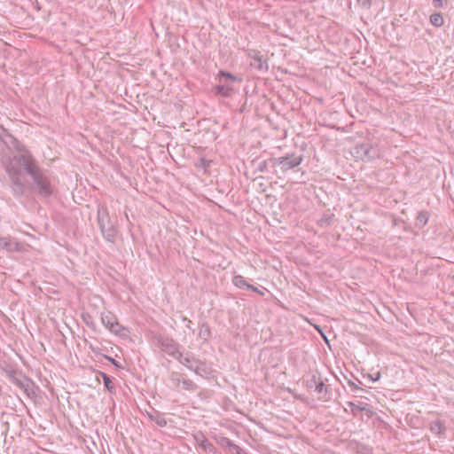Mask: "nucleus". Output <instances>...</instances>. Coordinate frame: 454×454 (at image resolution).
Returning <instances> with one entry per match:
<instances>
[{
    "label": "nucleus",
    "instance_id": "obj_1",
    "mask_svg": "<svg viewBox=\"0 0 454 454\" xmlns=\"http://www.w3.org/2000/svg\"><path fill=\"white\" fill-rule=\"evenodd\" d=\"M3 145L13 148L17 151L14 155V163L22 166V169L33 178V187L35 192L43 198L50 197L53 192V187L49 177L35 164V161L30 153L23 148L20 142L12 135L8 134L0 138Z\"/></svg>",
    "mask_w": 454,
    "mask_h": 454
},
{
    "label": "nucleus",
    "instance_id": "obj_2",
    "mask_svg": "<svg viewBox=\"0 0 454 454\" xmlns=\"http://www.w3.org/2000/svg\"><path fill=\"white\" fill-rule=\"evenodd\" d=\"M303 160L302 155L295 153H287L281 157L270 158L272 173L278 178H282L289 170L296 171V168Z\"/></svg>",
    "mask_w": 454,
    "mask_h": 454
},
{
    "label": "nucleus",
    "instance_id": "obj_3",
    "mask_svg": "<svg viewBox=\"0 0 454 454\" xmlns=\"http://www.w3.org/2000/svg\"><path fill=\"white\" fill-rule=\"evenodd\" d=\"M20 169H22V166L18 163H14L13 155L6 166V171L10 176L11 188L15 197L23 196L27 191L25 184L21 181Z\"/></svg>",
    "mask_w": 454,
    "mask_h": 454
},
{
    "label": "nucleus",
    "instance_id": "obj_4",
    "mask_svg": "<svg viewBox=\"0 0 454 454\" xmlns=\"http://www.w3.org/2000/svg\"><path fill=\"white\" fill-rule=\"evenodd\" d=\"M98 223L105 239L108 242L114 243L117 231L110 219L108 209L105 205L98 206Z\"/></svg>",
    "mask_w": 454,
    "mask_h": 454
},
{
    "label": "nucleus",
    "instance_id": "obj_5",
    "mask_svg": "<svg viewBox=\"0 0 454 454\" xmlns=\"http://www.w3.org/2000/svg\"><path fill=\"white\" fill-rule=\"evenodd\" d=\"M8 378L14 385L23 390L28 397L35 395L33 381L22 372L12 370L8 372Z\"/></svg>",
    "mask_w": 454,
    "mask_h": 454
},
{
    "label": "nucleus",
    "instance_id": "obj_6",
    "mask_svg": "<svg viewBox=\"0 0 454 454\" xmlns=\"http://www.w3.org/2000/svg\"><path fill=\"white\" fill-rule=\"evenodd\" d=\"M156 345L173 358L180 357L178 344L170 337L158 334L155 336Z\"/></svg>",
    "mask_w": 454,
    "mask_h": 454
},
{
    "label": "nucleus",
    "instance_id": "obj_7",
    "mask_svg": "<svg viewBox=\"0 0 454 454\" xmlns=\"http://www.w3.org/2000/svg\"><path fill=\"white\" fill-rule=\"evenodd\" d=\"M101 322L111 333L115 335L122 336L123 331L126 329L118 322L115 315L110 311L103 312L101 314Z\"/></svg>",
    "mask_w": 454,
    "mask_h": 454
},
{
    "label": "nucleus",
    "instance_id": "obj_8",
    "mask_svg": "<svg viewBox=\"0 0 454 454\" xmlns=\"http://www.w3.org/2000/svg\"><path fill=\"white\" fill-rule=\"evenodd\" d=\"M355 150L356 156L363 160L370 161L380 157L378 148L369 143L358 145L356 146Z\"/></svg>",
    "mask_w": 454,
    "mask_h": 454
},
{
    "label": "nucleus",
    "instance_id": "obj_9",
    "mask_svg": "<svg viewBox=\"0 0 454 454\" xmlns=\"http://www.w3.org/2000/svg\"><path fill=\"white\" fill-rule=\"evenodd\" d=\"M25 244L18 241L15 238L11 236L0 237V249L8 253L23 252L25 251Z\"/></svg>",
    "mask_w": 454,
    "mask_h": 454
},
{
    "label": "nucleus",
    "instance_id": "obj_10",
    "mask_svg": "<svg viewBox=\"0 0 454 454\" xmlns=\"http://www.w3.org/2000/svg\"><path fill=\"white\" fill-rule=\"evenodd\" d=\"M248 57L251 59L250 66L253 68L263 73L268 71V62L263 59L262 55H261L259 51H251L248 53Z\"/></svg>",
    "mask_w": 454,
    "mask_h": 454
},
{
    "label": "nucleus",
    "instance_id": "obj_11",
    "mask_svg": "<svg viewBox=\"0 0 454 454\" xmlns=\"http://www.w3.org/2000/svg\"><path fill=\"white\" fill-rule=\"evenodd\" d=\"M196 443L206 452H215V446L206 438V436L199 432L194 435Z\"/></svg>",
    "mask_w": 454,
    "mask_h": 454
},
{
    "label": "nucleus",
    "instance_id": "obj_12",
    "mask_svg": "<svg viewBox=\"0 0 454 454\" xmlns=\"http://www.w3.org/2000/svg\"><path fill=\"white\" fill-rule=\"evenodd\" d=\"M216 95H220L225 98L230 97L233 92L232 85L226 82H220V84L215 87Z\"/></svg>",
    "mask_w": 454,
    "mask_h": 454
},
{
    "label": "nucleus",
    "instance_id": "obj_13",
    "mask_svg": "<svg viewBox=\"0 0 454 454\" xmlns=\"http://www.w3.org/2000/svg\"><path fill=\"white\" fill-rule=\"evenodd\" d=\"M197 375L201 377H207L210 374V368L207 366V364L200 360H197L193 369L192 370Z\"/></svg>",
    "mask_w": 454,
    "mask_h": 454
},
{
    "label": "nucleus",
    "instance_id": "obj_14",
    "mask_svg": "<svg viewBox=\"0 0 454 454\" xmlns=\"http://www.w3.org/2000/svg\"><path fill=\"white\" fill-rule=\"evenodd\" d=\"M218 80L219 82H226L232 84L234 82H240L241 79L238 78L237 76L231 74V73H228L226 71H220L218 74Z\"/></svg>",
    "mask_w": 454,
    "mask_h": 454
},
{
    "label": "nucleus",
    "instance_id": "obj_15",
    "mask_svg": "<svg viewBox=\"0 0 454 454\" xmlns=\"http://www.w3.org/2000/svg\"><path fill=\"white\" fill-rule=\"evenodd\" d=\"M175 359H176L179 363L186 366L191 371L193 369V366L198 360L190 354H187L185 356H184L182 353L180 357H176Z\"/></svg>",
    "mask_w": 454,
    "mask_h": 454
},
{
    "label": "nucleus",
    "instance_id": "obj_16",
    "mask_svg": "<svg viewBox=\"0 0 454 454\" xmlns=\"http://www.w3.org/2000/svg\"><path fill=\"white\" fill-rule=\"evenodd\" d=\"M220 443L223 445V446H225L227 447L230 451H231L232 453L234 454H240L241 451H242V449L238 446L237 444H235L231 440H230L229 438L227 437H223L221 439V442Z\"/></svg>",
    "mask_w": 454,
    "mask_h": 454
},
{
    "label": "nucleus",
    "instance_id": "obj_17",
    "mask_svg": "<svg viewBox=\"0 0 454 454\" xmlns=\"http://www.w3.org/2000/svg\"><path fill=\"white\" fill-rule=\"evenodd\" d=\"M428 218H429L428 212L420 211L415 219V226L417 228L422 229L427 223Z\"/></svg>",
    "mask_w": 454,
    "mask_h": 454
},
{
    "label": "nucleus",
    "instance_id": "obj_18",
    "mask_svg": "<svg viewBox=\"0 0 454 454\" xmlns=\"http://www.w3.org/2000/svg\"><path fill=\"white\" fill-rule=\"evenodd\" d=\"M148 416L150 419L155 422V424H157L159 427H163L167 425V421L164 416L159 411H153L151 413H148Z\"/></svg>",
    "mask_w": 454,
    "mask_h": 454
},
{
    "label": "nucleus",
    "instance_id": "obj_19",
    "mask_svg": "<svg viewBox=\"0 0 454 454\" xmlns=\"http://www.w3.org/2000/svg\"><path fill=\"white\" fill-rule=\"evenodd\" d=\"M430 431L435 434L442 435L445 432V427L441 420H434L430 423Z\"/></svg>",
    "mask_w": 454,
    "mask_h": 454
},
{
    "label": "nucleus",
    "instance_id": "obj_20",
    "mask_svg": "<svg viewBox=\"0 0 454 454\" xmlns=\"http://www.w3.org/2000/svg\"><path fill=\"white\" fill-rule=\"evenodd\" d=\"M429 21L435 27H441L444 24V19L440 12L432 13L429 17Z\"/></svg>",
    "mask_w": 454,
    "mask_h": 454
},
{
    "label": "nucleus",
    "instance_id": "obj_21",
    "mask_svg": "<svg viewBox=\"0 0 454 454\" xmlns=\"http://www.w3.org/2000/svg\"><path fill=\"white\" fill-rule=\"evenodd\" d=\"M232 282L235 286L241 288V289H245V288L247 289V286H249V284L246 281L244 277H242L240 275L234 276Z\"/></svg>",
    "mask_w": 454,
    "mask_h": 454
},
{
    "label": "nucleus",
    "instance_id": "obj_22",
    "mask_svg": "<svg viewBox=\"0 0 454 454\" xmlns=\"http://www.w3.org/2000/svg\"><path fill=\"white\" fill-rule=\"evenodd\" d=\"M100 375L104 380V385H105L106 388L109 392L113 393L114 391L115 387H114V384L112 379L105 372H100Z\"/></svg>",
    "mask_w": 454,
    "mask_h": 454
},
{
    "label": "nucleus",
    "instance_id": "obj_23",
    "mask_svg": "<svg viewBox=\"0 0 454 454\" xmlns=\"http://www.w3.org/2000/svg\"><path fill=\"white\" fill-rule=\"evenodd\" d=\"M210 334L211 332L208 325L206 323L202 324L199 332V337L207 340L210 337Z\"/></svg>",
    "mask_w": 454,
    "mask_h": 454
},
{
    "label": "nucleus",
    "instance_id": "obj_24",
    "mask_svg": "<svg viewBox=\"0 0 454 454\" xmlns=\"http://www.w3.org/2000/svg\"><path fill=\"white\" fill-rule=\"evenodd\" d=\"M181 385L183 389L191 392L195 391L198 388V386L189 379H183Z\"/></svg>",
    "mask_w": 454,
    "mask_h": 454
},
{
    "label": "nucleus",
    "instance_id": "obj_25",
    "mask_svg": "<svg viewBox=\"0 0 454 454\" xmlns=\"http://www.w3.org/2000/svg\"><path fill=\"white\" fill-rule=\"evenodd\" d=\"M183 379L181 374L176 372H172L169 375V380L174 387H177L182 383Z\"/></svg>",
    "mask_w": 454,
    "mask_h": 454
},
{
    "label": "nucleus",
    "instance_id": "obj_26",
    "mask_svg": "<svg viewBox=\"0 0 454 454\" xmlns=\"http://www.w3.org/2000/svg\"><path fill=\"white\" fill-rule=\"evenodd\" d=\"M315 391L317 392L319 395H322V396L320 398H323L325 396V395L327 393V387L322 379L317 383Z\"/></svg>",
    "mask_w": 454,
    "mask_h": 454
},
{
    "label": "nucleus",
    "instance_id": "obj_27",
    "mask_svg": "<svg viewBox=\"0 0 454 454\" xmlns=\"http://www.w3.org/2000/svg\"><path fill=\"white\" fill-rule=\"evenodd\" d=\"M321 380L320 375L313 374L310 379L307 380V387L316 388L317 383Z\"/></svg>",
    "mask_w": 454,
    "mask_h": 454
},
{
    "label": "nucleus",
    "instance_id": "obj_28",
    "mask_svg": "<svg viewBox=\"0 0 454 454\" xmlns=\"http://www.w3.org/2000/svg\"><path fill=\"white\" fill-rule=\"evenodd\" d=\"M348 406L350 407L352 413L356 416L358 411H366V408L364 406H362L360 404H356L352 402H348Z\"/></svg>",
    "mask_w": 454,
    "mask_h": 454
},
{
    "label": "nucleus",
    "instance_id": "obj_29",
    "mask_svg": "<svg viewBox=\"0 0 454 454\" xmlns=\"http://www.w3.org/2000/svg\"><path fill=\"white\" fill-rule=\"evenodd\" d=\"M448 4V0H432V5L435 9L445 8Z\"/></svg>",
    "mask_w": 454,
    "mask_h": 454
},
{
    "label": "nucleus",
    "instance_id": "obj_30",
    "mask_svg": "<svg viewBox=\"0 0 454 454\" xmlns=\"http://www.w3.org/2000/svg\"><path fill=\"white\" fill-rule=\"evenodd\" d=\"M82 317L84 321V323L90 328H93L94 327V323L92 321V317L89 314V313H83L82 315Z\"/></svg>",
    "mask_w": 454,
    "mask_h": 454
},
{
    "label": "nucleus",
    "instance_id": "obj_31",
    "mask_svg": "<svg viewBox=\"0 0 454 454\" xmlns=\"http://www.w3.org/2000/svg\"><path fill=\"white\" fill-rule=\"evenodd\" d=\"M267 161H270V159L265 160H263V161H262V162L260 163V165H259V169H260L261 171H262V172H263V171L267 170L268 167H270V162H267Z\"/></svg>",
    "mask_w": 454,
    "mask_h": 454
},
{
    "label": "nucleus",
    "instance_id": "obj_32",
    "mask_svg": "<svg viewBox=\"0 0 454 454\" xmlns=\"http://www.w3.org/2000/svg\"><path fill=\"white\" fill-rule=\"evenodd\" d=\"M380 376L381 374L380 372H376L375 373L372 374H368V378L373 382L378 381L380 379Z\"/></svg>",
    "mask_w": 454,
    "mask_h": 454
},
{
    "label": "nucleus",
    "instance_id": "obj_33",
    "mask_svg": "<svg viewBox=\"0 0 454 454\" xmlns=\"http://www.w3.org/2000/svg\"><path fill=\"white\" fill-rule=\"evenodd\" d=\"M359 4H361L363 7L369 8L372 4V0H357Z\"/></svg>",
    "mask_w": 454,
    "mask_h": 454
},
{
    "label": "nucleus",
    "instance_id": "obj_34",
    "mask_svg": "<svg viewBox=\"0 0 454 454\" xmlns=\"http://www.w3.org/2000/svg\"><path fill=\"white\" fill-rule=\"evenodd\" d=\"M247 289L251 290L253 292H256V293H258L261 295H264V292L263 291H260L256 286H252L250 284H249V286H247Z\"/></svg>",
    "mask_w": 454,
    "mask_h": 454
},
{
    "label": "nucleus",
    "instance_id": "obj_35",
    "mask_svg": "<svg viewBox=\"0 0 454 454\" xmlns=\"http://www.w3.org/2000/svg\"><path fill=\"white\" fill-rule=\"evenodd\" d=\"M201 164L204 167H207L209 165L208 163H207V161L204 159H201Z\"/></svg>",
    "mask_w": 454,
    "mask_h": 454
},
{
    "label": "nucleus",
    "instance_id": "obj_36",
    "mask_svg": "<svg viewBox=\"0 0 454 454\" xmlns=\"http://www.w3.org/2000/svg\"><path fill=\"white\" fill-rule=\"evenodd\" d=\"M108 359L112 362V364H114V365H116V366H118V365H117V362H116L114 358H112V357H108Z\"/></svg>",
    "mask_w": 454,
    "mask_h": 454
},
{
    "label": "nucleus",
    "instance_id": "obj_37",
    "mask_svg": "<svg viewBox=\"0 0 454 454\" xmlns=\"http://www.w3.org/2000/svg\"><path fill=\"white\" fill-rule=\"evenodd\" d=\"M184 320L188 322V325H187V327H188V328H190V327H191V325H190V324H192V321H191V320H189V319H187L186 317H184Z\"/></svg>",
    "mask_w": 454,
    "mask_h": 454
},
{
    "label": "nucleus",
    "instance_id": "obj_38",
    "mask_svg": "<svg viewBox=\"0 0 454 454\" xmlns=\"http://www.w3.org/2000/svg\"><path fill=\"white\" fill-rule=\"evenodd\" d=\"M349 385L356 389H360L357 386L354 384V382H349Z\"/></svg>",
    "mask_w": 454,
    "mask_h": 454
}]
</instances>
